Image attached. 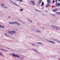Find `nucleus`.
Returning <instances> with one entry per match:
<instances>
[{
    "label": "nucleus",
    "mask_w": 60,
    "mask_h": 60,
    "mask_svg": "<svg viewBox=\"0 0 60 60\" xmlns=\"http://www.w3.org/2000/svg\"><path fill=\"white\" fill-rule=\"evenodd\" d=\"M9 23L10 24H16H16H17V25H19V26H20V25L19 23H18V22H10Z\"/></svg>",
    "instance_id": "f257e3e1"
},
{
    "label": "nucleus",
    "mask_w": 60,
    "mask_h": 60,
    "mask_svg": "<svg viewBox=\"0 0 60 60\" xmlns=\"http://www.w3.org/2000/svg\"><path fill=\"white\" fill-rule=\"evenodd\" d=\"M12 56H15V57H17L18 58H19V55H15V54L13 53L12 54Z\"/></svg>",
    "instance_id": "f03ea898"
},
{
    "label": "nucleus",
    "mask_w": 60,
    "mask_h": 60,
    "mask_svg": "<svg viewBox=\"0 0 60 60\" xmlns=\"http://www.w3.org/2000/svg\"><path fill=\"white\" fill-rule=\"evenodd\" d=\"M8 32L9 33V34H13L14 33H16V31H8Z\"/></svg>",
    "instance_id": "7ed1b4c3"
},
{
    "label": "nucleus",
    "mask_w": 60,
    "mask_h": 60,
    "mask_svg": "<svg viewBox=\"0 0 60 60\" xmlns=\"http://www.w3.org/2000/svg\"><path fill=\"white\" fill-rule=\"evenodd\" d=\"M30 3L31 4H32L33 5H35V3L33 1H30Z\"/></svg>",
    "instance_id": "20e7f679"
},
{
    "label": "nucleus",
    "mask_w": 60,
    "mask_h": 60,
    "mask_svg": "<svg viewBox=\"0 0 60 60\" xmlns=\"http://www.w3.org/2000/svg\"><path fill=\"white\" fill-rule=\"evenodd\" d=\"M56 6H59L60 5V4L59 3H56Z\"/></svg>",
    "instance_id": "39448f33"
},
{
    "label": "nucleus",
    "mask_w": 60,
    "mask_h": 60,
    "mask_svg": "<svg viewBox=\"0 0 60 60\" xmlns=\"http://www.w3.org/2000/svg\"><path fill=\"white\" fill-rule=\"evenodd\" d=\"M55 28H56V29L57 30H58V29H60V27H58V26H55Z\"/></svg>",
    "instance_id": "423d86ee"
},
{
    "label": "nucleus",
    "mask_w": 60,
    "mask_h": 60,
    "mask_svg": "<svg viewBox=\"0 0 60 60\" xmlns=\"http://www.w3.org/2000/svg\"><path fill=\"white\" fill-rule=\"evenodd\" d=\"M47 3L48 4H51V1L50 0H47Z\"/></svg>",
    "instance_id": "0eeeda50"
},
{
    "label": "nucleus",
    "mask_w": 60,
    "mask_h": 60,
    "mask_svg": "<svg viewBox=\"0 0 60 60\" xmlns=\"http://www.w3.org/2000/svg\"><path fill=\"white\" fill-rule=\"evenodd\" d=\"M44 5V2H42L41 6H42V7H43V5Z\"/></svg>",
    "instance_id": "6e6552de"
},
{
    "label": "nucleus",
    "mask_w": 60,
    "mask_h": 60,
    "mask_svg": "<svg viewBox=\"0 0 60 60\" xmlns=\"http://www.w3.org/2000/svg\"><path fill=\"white\" fill-rule=\"evenodd\" d=\"M42 2V0H39V4H41V2Z\"/></svg>",
    "instance_id": "1a4fd4ad"
},
{
    "label": "nucleus",
    "mask_w": 60,
    "mask_h": 60,
    "mask_svg": "<svg viewBox=\"0 0 60 60\" xmlns=\"http://www.w3.org/2000/svg\"><path fill=\"white\" fill-rule=\"evenodd\" d=\"M55 26H53L52 25L51 26L52 27V28H55V29H56V28H55Z\"/></svg>",
    "instance_id": "9d476101"
},
{
    "label": "nucleus",
    "mask_w": 60,
    "mask_h": 60,
    "mask_svg": "<svg viewBox=\"0 0 60 60\" xmlns=\"http://www.w3.org/2000/svg\"><path fill=\"white\" fill-rule=\"evenodd\" d=\"M0 27L1 28H4V26L0 25Z\"/></svg>",
    "instance_id": "9b49d317"
},
{
    "label": "nucleus",
    "mask_w": 60,
    "mask_h": 60,
    "mask_svg": "<svg viewBox=\"0 0 60 60\" xmlns=\"http://www.w3.org/2000/svg\"><path fill=\"white\" fill-rule=\"evenodd\" d=\"M49 6H50V5H48L47 6H46V7H49Z\"/></svg>",
    "instance_id": "f8f14e48"
},
{
    "label": "nucleus",
    "mask_w": 60,
    "mask_h": 60,
    "mask_svg": "<svg viewBox=\"0 0 60 60\" xmlns=\"http://www.w3.org/2000/svg\"><path fill=\"white\" fill-rule=\"evenodd\" d=\"M13 4H15V5H17L18 6V5L17 4H16V3H13Z\"/></svg>",
    "instance_id": "ddd939ff"
},
{
    "label": "nucleus",
    "mask_w": 60,
    "mask_h": 60,
    "mask_svg": "<svg viewBox=\"0 0 60 60\" xmlns=\"http://www.w3.org/2000/svg\"><path fill=\"white\" fill-rule=\"evenodd\" d=\"M52 44H55V42H54V41H52Z\"/></svg>",
    "instance_id": "4468645a"
},
{
    "label": "nucleus",
    "mask_w": 60,
    "mask_h": 60,
    "mask_svg": "<svg viewBox=\"0 0 60 60\" xmlns=\"http://www.w3.org/2000/svg\"><path fill=\"white\" fill-rule=\"evenodd\" d=\"M49 41V42H51V43H52V41Z\"/></svg>",
    "instance_id": "2eb2a0df"
},
{
    "label": "nucleus",
    "mask_w": 60,
    "mask_h": 60,
    "mask_svg": "<svg viewBox=\"0 0 60 60\" xmlns=\"http://www.w3.org/2000/svg\"><path fill=\"white\" fill-rule=\"evenodd\" d=\"M33 50H34V51H36V52H38V51L36 50H35L34 49Z\"/></svg>",
    "instance_id": "dca6fc26"
},
{
    "label": "nucleus",
    "mask_w": 60,
    "mask_h": 60,
    "mask_svg": "<svg viewBox=\"0 0 60 60\" xmlns=\"http://www.w3.org/2000/svg\"><path fill=\"white\" fill-rule=\"evenodd\" d=\"M0 55L1 56H4V55H2L1 53H0Z\"/></svg>",
    "instance_id": "f3484780"
},
{
    "label": "nucleus",
    "mask_w": 60,
    "mask_h": 60,
    "mask_svg": "<svg viewBox=\"0 0 60 60\" xmlns=\"http://www.w3.org/2000/svg\"><path fill=\"white\" fill-rule=\"evenodd\" d=\"M36 32H40V31H39L38 30H36Z\"/></svg>",
    "instance_id": "a211bd4d"
},
{
    "label": "nucleus",
    "mask_w": 60,
    "mask_h": 60,
    "mask_svg": "<svg viewBox=\"0 0 60 60\" xmlns=\"http://www.w3.org/2000/svg\"><path fill=\"white\" fill-rule=\"evenodd\" d=\"M58 15H60V12H58Z\"/></svg>",
    "instance_id": "6ab92c4d"
},
{
    "label": "nucleus",
    "mask_w": 60,
    "mask_h": 60,
    "mask_svg": "<svg viewBox=\"0 0 60 60\" xmlns=\"http://www.w3.org/2000/svg\"><path fill=\"white\" fill-rule=\"evenodd\" d=\"M35 11H39V10H37V9H35Z\"/></svg>",
    "instance_id": "aec40b11"
},
{
    "label": "nucleus",
    "mask_w": 60,
    "mask_h": 60,
    "mask_svg": "<svg viewBox=\"0 0 60 60\" xmlns=\"http://www.w3.org/2000/svg\"><path fill=\"white\" fill-rule=\"evenodd\" d=\"M56 11V9H54L53 11H54V12Z\"/></svg>",
    "instance_id": "412c9836"
},
{
    "label": "nucleus",
    "mask_w": 60,
    "mask_h": 60,
    "mask_svg": "<svg viewBox=\"0 0 60 60\" xmlns=\"http://www.w3.org/2000/svg\"><path fill=\"white\" fill-rule=\"evenodd\" d=\"M20 10L21 11H23V9H20Z\"/></svg>",
    "instance_id": "4be33fe9"
},
{
    "label": "nucleus",
    "mask_w": 60,
    "mask_h": 60,
    "mask_svg": "<svg viewBox=\"0 0 60 60\" xmlns=\"http://www.w3.org/2000/svg\"><path fill=\"white\" fill-rule=\"evenodd\" d=\"M29 21L30 22H31V23H32V21H31V20H29Z\"/></svg>",
    "instance_id": "5701e85b"
},
{
    "label": "nucleus",
    "mask_w": 60,
    "mask_h": 60,
    "mask_svg": "<svg viewBox=\"0 0 60 60\" xmlns=\"http://www.w3.org/2000/svg\"><path fill=\"white\" fill-rule=\"evenodd\" d=\"M52 16H55V15H54L53 14H52Z\"/></svg>",
    "instance_id": "b1692460"
},
{
    "label": "nucleus",
    "mask_w": 60,
    "mask_h": 60,
    "mask_svg": "<svg viewBox=\"0 0 60 60\" xmlns=\"http://www.w3.org/2000/svg\"><path fill=\"white\" fill-rule=\"evenodd\" d=\"M40 44H41L42 45V44H43L41 42H40Z\"/></svg>",
    "instance_id": "393cba45"
},
{
    "label": "nucleus",
    "mask_w": 60,
    "mask_h": 60,
    "mask_svg": "<svg viewBox=\"0 0 60 60\" xmlns=\"http://www.w3.org/2000/svg\"><path fill=\"white\" fill-rule=\"evenodd\" d=\"M54 2H55V0H53V3H54Z\"/></svg>",
    "instance_id": "a878e982"
},
{
    "label": "nucleus",
    "mask_w": 60,
    "mask_h": 60,
    "mask_svg": "<svg viewBox=\"0 0 60 60\" xmlns=\"http://www.w3.org/2000/svg\"><path fill=\"white\" fill-rule=\"evenodd\" d=\"M37 43H39V44H40L41 43L40 42H38Z\"/></svg>",
    "instance_id": "bb28decb"
},
{
    "label": "nucleus",
    "mask_w": 60,
    "mask_h": 60,
    "mask_svg": "<svg viewBox=\"0 0 60 60\" xmlns=\"http://www.w3.org/2000/svg\"><path fill=\"white\" fill-rule=\"evenodd\" d=\"M58 41V42H59L60 43V41Z\"/></svg>",
    "instance_id": "cd10ccee"
},
{
    "label": "nucleus",
    "mask_w": 60,
    "mask_h": 60,
    "mask_svg": "<svg viewBox=\"0 0 60 60\" xmlns=\"http://www.w3.org/2000/svg\"><path fill=\"white\" fill-rule=\"evenodd\" d=\"M20 2H22V0H20Z\"/></svg>",
    "instance_id": "c85d7f7f"
},
{
    "label": "nucleus",
    "mask_w": 60,
    "mask_h": 60,
    "mask_svg": "<svg viewBox=\"0 0 60 60\" xmlns=\"http://www.w3.org/2000/svg\"><path fill=\"white\" fill-rule=\"evenodd\" d=\"M4 34L5 35H7V34Z\"/></svg>",
    "instance_id": "c756f323"
},
{
    "label": "nucleus",
    "mask_w": 60,
    "mask_h": 60,
    "mask_svg": "<svg viewBox=\"0 0 60 60\" xmlns=\"http://www.w3.org/2000/svg\"><path fill=\"white\" fill-rule=\"evenodd\" d=\"M2 50H3L4 51H5V50H4L3 49H1Z\"/></svg>",
    "instance_id": "7c9ffc66"
},
{
    "label": "nucleus",
    "mask_w": 60,
    "mask_h": 60,
    "mask_svg": "<svg viewBox=\"0 0 60 60\" xmlns=\"http://www.w3.org/2000/svg\"><path fill=\"white\" fill-rule=\"evenodd\" d=\"M56 2H57V0H56Z\"/></svg>",
    "instance_id": "2f4dec72"
},
{
    "label": "nucleus",
    "mask_w": 60,
    "mask_h": 60,
    "mask_svg": "<svg viewBox=\"0 0 60 60\" xmlns=\"http://www.w3.org/2000/svg\"><path fill=\"white\" fill-rule=\"evenodd\" d=\"M3 6H4V5L3 4H1Z\"/></svg>",
    "instance_id": "473e14b6"
},
{
    "label": "nucleus",
    "mask_w": 60,
    "mask_h": 60,
    "mask_svg": "<svg viewBox=\"0 0 60 60\" xmlns=\"http://www.w3.org/2000/svg\"><path fill=\"white\" fill-rule=\"evenodd\" d=\"M57 14H58V12H56V14H57Z\"/></svg>",
    "instance_id": "72a5a7b5"
},
{
    "label": "nucleus",
    "mask_w": 60,
    "mask_h": 60,
    "mask_svg": "<svg viewBox=\"0 0 60 60\" xmlns=\"http://www.w3.org/2000/svg\"><path fill=\"white\" fill-rule=\"evenodd\" d=\"M58 0V1H59V2H60V0Z\"/></svg>",
    "instance_id": "f704fd0d"
},
{
    "label": "nucleus",
    "mask_w": 60,
    "mask_h": 60,
    "mask_svg": "<svg viewBox=\"0 0 60 60\" xmlns=\"http://www.w3.org/2000/svg\"><path fill=\"white\" fill-rule=\"evenodd\" d=\"M5 7V8H7V7Z\"/></svg>",
    "instance_id": "c9c22d12"
},
{
    "label": "nucleus",
    "mask_w": 60,
    "mask_h": 60,
    "mask_svg": "<svg viewBox=\"0 0 60 60\" xmlns=\"http://www.w3.org/2000/svg\"><path fill=\"white\" fill-rule=\"evenodd\" d=\"M32 45H33V46H34V45L33 44H32Z\"/></svg>",
    "instance_id": "e433bc0d"
},
{
    "label": "nucleus",
    "mask_w": 60,
    "mask_h": 60,
    "mask_svg": "<svg viewBox=\"0 0 60 60\" xmlns=\"http://www.w3.org/2000/svg\"><path fill=\"white\" fill-rule=\"evenodd\" d=\"M16 0V1H19V0Z\"/></svg>",
    "instance_id": "4c0bfd02"
},
{
    "label": "nucleus",
    "mask_w": 60,
    "mask_h": 60,
    "mask_svg": "<svg viewBox=\"0 0 60 60\" xmlns=\"http://www.w3.org/2000/svg\"><path fill=\"white\" fill-rule=\"evenodd\" d=\"M43 29H44V28H43Z\"/></svg>",
    "instance_id": "58836bf2"
},
{
    "label": "nucleus",
    "mask_w": 60,
    "mask_h": 60,
    "mask_svg": "<svg viewBox=\"0 0 60 60\" xmlns=\"http://www.w3.org/2000/svg\"><path fill=\"white\" fill-rule=\"evenodd\" d=\"M10 16H9V18H10Z\"/></svg>",
    "instance_id": "ea45409f"
}]
</instances>
